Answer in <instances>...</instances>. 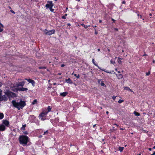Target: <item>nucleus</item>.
Instances as JSON below:
<instances>
[{"label":"nucleus","instance_id":"obj_1","mask_svg":"<svg viewBox=\"0 0 155 155\" xmlns=\"http://www.w3.org/2000/svg\"><path fill=\"white\" fill-rule=\"evenodd\" d=\"M18 140L20 144L24 146H26L30 140L28 136L24 135L20 136Z\"/></svg>","mask_w":155,"mask_h":155},{"label":"nucleus","instance_id":"obj_2","mask_svg":"<svg viewBox=\"0 0 155 155\" xmlns=\"http://www.w3.org/2000/svg\"><path fill=\"white\" fill-rule=\"evenodd\" d=\"M12 103L13 106L17 108L18 110H20V109H22L23 107L26 105L25 102L22 101L21 100H20L19 102H17L15 100L12 101Z\"/></svg>","mask_w":155,"mask_h":155},{"label":"nucleus","instance_id":"obj_3","mask_svg":"<svg viewBox=\"0 0 155 155\" xmlns=\"http://www.w3.org/2000/svg\"><path fill=\"white\" fill-rule=\"evenodd\" d=\"M48 4H47L45 5V7L46 8H49L50 11L52 12H54V9L52 8V7L54 6V5L52 3V1H48L47 2Z\"/></svg>","mask_w":155,"mask_h":155},{"label":"nucleus","instance_id":"obj_4","mask_svg":"<svg viewBox=\"0 0 155 155\" xmlns=\"http://www.w3.org/2000/svg\"><path fill=\"white\" fill-rule=\"evenodd\" d=\"M5 94L6 95L7 97L8 98L11 97H15V94L8 90L5 92Z\"/></svg>","mask_w":155,"mask_h":155},{"label":"nucleus","instance_id":"obj_5","mask_svg":"<svg viewBox=\"0 0 155 155\" xmlns=\"http://www.w3.org/2000/svg\"><path fill=\"white\" fill-rule=\"evenodd\" d=\"M47 113L45 111L42 112L39 115L38 117L42 120H45L46 119V117L47 114Z\"/></svg>","mask_w":155,"mask_h":155},{"label":"nucleus","instance_id":"obj_6","mask_svg":"<svg viewBox=\"0 0 155 155\" xmlns=\"http://www.w3.org/2000/svg\"><path fill=\"white\" fill-rule=\"evenodd\" d=\"M92 62L96 66H97L98 68L100 69V70L104 71L105 72H106V73H111L112 72H114V71H108V70H106L105 69H102L99 66H98V65L97 64H96L94 62V59H93L92 60Z\"/></svg>","mask_w":155,"mask_h":155},{"label":"nucleus","instance_id":"obj_7","mask_svg":"<svg viewBox=\"0 0 155 155\" xmlns=\"http://www.w3.org/2000/svg\"><path fill=\"white\" fill-rule=\"evenodd\" d=\"M45 31H46L45 32V34L46 35H51L53 34H54L55 32V30L54 29L48 31L46 29H45Z\"/></svg>","mask_w":155,"mask_h":155},{"label":"nucleus","instance_id":"obj_8","mask_svg":"<svg viewBox=\"0 0 155 155\" xmlns=\"http://www.w3.org/2000/svg\"><path fill=\"white\" fill-rule=\"evenodd\" d=\"M8 97L6 95H2V94L0 96V101H6L8 100Z\"/></svg>","mask_w":155,"mask_h":155},{"label":"nucleus","instance_id":"obj_9","mask_svg":"<svg viewBox=\"0 0 155 155\" xmlns=\"http://www.w3.org/2000/svg\"><path fill=\"white\" fill-rule=\"evenodd\" d=\"M2 124L5 125L6 127H8L9 126V122L6 120H3Z\"/></svg>","mask_w":155,"mask_h":155},{"label":"nucleus","instance_id":"obj_10","mask_svg":"<svg viewBox=\"0 0 155 155\" xmlns=\"http://www.w3.org/2000/svg\"><path fill=\"white\" fill-rule=\"evenodd\" d=\"M25 80L27 81L29 83H31L33 86H34L35 85V82L34 80L30 79H28L26 78H25Z\"/></svg>","mask_w":155,"mask_h":155},{"label":"nucleus","instance_id":"obj_11","mask_svg":"<svg viewBox=\"0 0 155 155\" xmlns=\"http://www.w3.org/2000/svg\"><path fill=\"white\" fill-rule=\"evenodd\" d=\"M113 72L114 73V74H116V75L117 76V78L118 79H122L123 78V75L122 74H116V73L114 72H114ZM112 73H113V72H112ZM112 73H111V74H112Z\"/></svg>","mask_w":155,"mask_h":155},{"label":"nucleus","instance_id":"obj_12","mask_svg":"<svg viewBox=\"0 0 155 155\" xmlns=\"http://www.w3.org/2000/svg\"><path fill=\"white\" fill-rule=\"evenodd\" d=\"M52 109V107L51 106H48L45 111L48 114V112L51 111Z\"/></svg>","mask_w":155,"mask_h":155},{"label":"nucleus","instance_id":"obj_13","mask_svg":"<svg viewBox=\"0 0 155 155\" xmlns=\"http://www.w3.org/2000/svg\"><path fill=\"white\" fill-rule=\"evenodd\" d=\"M6 129V127L5 126L3 125H0V131H4Z\"/></svg>","mask_w":155,"mask_h":155},{"label":"nucleus","instance_id":"obj_14","mask_svg":"<svg viewBox=\"0 0 155 155\" xmlns=\"http://www.w3.org/2000/svg\"><path fill=\"white\" fill-rule=\"evenodd\" d=\"M25 83V82L24 81H23L21 82H19L18 83V86H21L23 87L24 85V84Z\"/></svg>","mask_w":155,"mask_h":155},{"label":"nucleus","instance_id":"obj_15","mask_svg":"<svg viewBox=\"0 0 155 155\" xmlns=\"http://www.w3.org/2000/svg\"><path fill=\"white\" fill-rule=\"evenodd\" d=\"M18 90L20 91H27L28 90V89L27 88H24V87H22L18 88Z\"/></svg>","mask_w":155,"mask_h":155},{"label":"nucleus","instance_id":"obj_16","mask_svg":"<svg viewBox=\"0 0 155 155\" xmlns=\"http://www.w3.org/2000/svg\"><path fill=\"white\" fill-rule=\"evenodd\" d=\"M68 94V93L66 92L61 93L60 94V95L63 97H65Z\"/></svg>","mask_w":155,"mask_h":155},{"label":"nucleus","instance_id":"obj_17","mask_svg":"<svg viewBox=\"0 0 155 155\" xmlns=\"http://www.w3.org/2000/svg\"><path fill=\"white\" fill-rule=\"evenodd\" d=\"M66 82L68 83L69 84L72 83V80L70 79V78H69L68 79H67L65 80Z\"/></svg>","mask_w":155,"mask_h":155},{"label":"nucleus","instance_id":"obj_18","mask_svg":"<svg viewBox=\"0 0 155 155\" xmlns=\"http://www.w3.org/2000/svg\"><path fill=\"white\" fill-rule=\"evenodd\" d=\"M26 127L25 124L22 125V127L21 128V130H25V127Z\"/></svg>","mask_w":155,"mask_h":155},{"label":"nucleus","instance_id":"obj_19","mask_svg":"<svg viewBox=\"0 0 155 155\" xmlns=\"http://www.w3.org/2000/svg\"><path fill=\"white\" fill-rule=\"evenodd\" d=\"M134 114L136 116H138L140 115V114L139 113L134 111Z\"/></svg>","mask_w":155,"mask_h":155},{"label":"nucleus","instance_id":"obj_20","mask_svg":"<svg viewBox=\"0 0 155 155\" xmlns=\"http://www.w3.org/2000/svg\"><path fill=\"white\" fill-rule=\"evenodd\" d=\"M4 117V114L3 113H0V120L2 119Z\"/></svg>","mask_w":155,"mask_h":155},{"label":"nucleus","instance_id":"obj_21","mask_svg":"<svg viewBox=\"0 0 155 155\" xmlns=\"http://www.w3.org/2000/svg\"><path fill=\"white\" fill-rule=\"evenodd\" d=\"M124 148V147H119L118 149H119V150L120 151V152H121L123 150Z\"/></svg>","mask_w":155,"mask_h":155},{"label":"nucleus","instance_id":"obj_22","mask_svg":"<svg viewBox=\"0 0 155 155\" xmlns=\"http://www.w3.org/2000/svg\"><path fill=\"white\" fill-rule=\"evenodd\" d=\"M3 28H4V26L3 25H2V26L0 25V32H2L3 31Z\"/></svg>","mask_w":155,"mask_h":155},{"label":"nucleus","instance_id":"obj_23","mask_svg":"<svg viewBox=\"0 0 155 155\" xmlns=\"http://www.w3.org/2000/svg\"><path fill=\"white\" fill-rule=\"evenodd\" d=\"M124 89L127 90L128 91H132L131 89H130L129 87H124Z\"/></svg>","mask_w":155,"mask_h":155},{"label":"nucleus","instance_id":"obj_24","mask_svg":"<svg viewBox=\"0 0 155 155\" xmlns=\"http://www.w3.org/2000/svg\"><path fill=\"white\" fill-rule=\"evenodd\" d=\"M37 103V100L36 99H35L33 100L32 102V104L33 105L36 104Z\"/></svg>","mask_w":155,"mask_h":155},{"label":"nucleus","instance_id":"obj_25","mask_svg":"<svg viewBox=\"0 0 155 155\" xmlns=\"http://www.w3.org/2000/svg\"><path fill=\"white\" fill-rule=\"evenodd\" d=\"M118 63L120 64H121L122 63V61H121V60L122 59L119 57L118 58Z\"/></svg>","mask_w":155,"mask_h":155},{"label":"nucleus","instance_id":"obj_26","mask_svg":"<svg viewBox=\"0 0 155 155\" xmlns=\"http://www.w3.org/2000/svg\"><path fill=\"white\" fill-rule=\"evenodd\" d=\"M100 84L102 86H105V84H104L103 81H101Z\"/></svg>","mask_w":155,"mask_h":155},{"label":"nucleus","instance_id":"obj_27","mask_svg":"<svg viewBox=\"0 0 155 155\" xmlns=\"http://www.w3.org/2000/svg\"><path fill=\"white\" fill-rule=\"evenodd\" d=\"M38 68L39 69H45L46 68L45 67H38Z\"/></svg>","mask_w":155,"mask_h":155},{"label":"nucleus","instance_id":"obj_28","mask_svg":"<svg viewBox=\"0 0 155 155\" xmlns=\"http://www.w3.org/2000/svg\"><path fill=\"white\" fill-rule=\"evenodd\" d=\"M81 25L83 27H84L85 29H87V26L86 25H84L83 23L81 24Z\"/></svg>","mask_w":155,"mask_h":155},{"label":"nucleus","instance_id":"obj_29","mask_svg":"<svg viewBox=\"0 0 155 155\" xmlns=\"http://www.w3.org/2000/svg\"><path fill=\"white\" fill-rule=\"evenodd\" d=\"M74 76L76 77L77 78H80V75L79 74L78 75L76 74H74Z\"/></svg>","mask_w":155,"mask_h":155},{"label":"nucleus","instance_id":"obj_30","mask_svg":"<svg viewBox=\"0 0 155 155\" xmlns=\"http://www.w3.org/2000/svg\"><path fill=\"white\" fill-rule=\"evenodd\" d=\"M124 101L123 100L120 99L118 101V103L119 104H120L124 102Z\"/></svg>","mask_w":155,"mask_h":155},{"label":"nucleus","instance_id":"obj_31","mask_svg":"<svg viewBox=\"0 0 155 155\" xmlns=\"http://www.w3.org/2000/svg\"><path fill=\"white\" fill-rule=\"evenodd\" d=\"M48 133V131L47 130L46 131H45L44 132V133L43 135H45L46 134H47Z\"/></svg>","mask_w":155,"mask_h":155},{"label":"nucleus","instance_id":"obj_32","mask_svg":"<svg viewBox=\"0 0 155 155\" xmlns=\"http://www.w3.org/2000/svg\"><path fill=\"white\" fill-rule=\"evenodd\" d=\"M150 74V71H149L148 72L146 73V75L147 76L149 75Z\"/></svg>","mask_w":155,"mask_h":155},{"label":"nucleus","instance_id":"obj_33","mask_svg":"<svg viewBox=\"0 0 155 155\" xmlns=\"http://www.w3.org/2000/svg\"><path fill=\"white\" fill-rule=\"evenodd\" d=\"M102 81L101 79H99L97 80V82L98 84H100Z\"/></svg>","mask_w":155,"mask_h":155},{"label":"nucleus","instance_id":"obj_34","mask_svg":"<svg viewBox=\"0 0 155 155\" xmlns=\"http://www.w3.org/2000/svg\"><path fill=\"white\" fill-rule=\"evenodd\" d=\"M94 30H95V34L96 35H97V34H98V32H97V30L96 29H95V28H94Z\"/></svg>","mask_w":155,"mask_h":155},{"label":"nucleus","instance_id":"obj_35","mask_svg":"<svg viewBox=\"0 0 155 155\" xmlns=\"http://www.w3.org/2000/svg\"><path fill=\"white\" fill-rule=\"evenodd\" d=\"M61 18L63 19H65L66 18V17H65V16H64V15H63V16H62V17H61Z\"/></svg>","mask_w":155,"mask_h":155},{"label":"nucleus","instance_id":"obj_36","mask_svg":"<svg viewBox=\"0 0 155 155\" xmlns=\"http://www.w3.org/2000/svg\"><path fill=\"white\" fill-rule=\"evenodd\" d=\"M23 133L25 134H28V133L26 131L24 132Z\"/></svg>","mask_w":155,"mask_h":155},{"label":"nucleus","instance_id":"obj_37","mask_svg":"<svg viewBox=\"0 0 155 155\" xmlns=\"http://www.w3.org/2000/svg\"><path fill=\"white\" fill-rule=\"evenodd\" d=\"M122 4H126V2L125 1H123L122 2Z\"/></svg>","mask_w":155,"mask_h":155},{"label":"nucleus","instance_id":"obj_38","mask_svg":"<svg viewBox=\"0 0 155 155\" xmlns=\"http://www.w3.org/2000/svg\"><path fill=\"white\" fill-rule=\"evenodd\" d=\"M10 12L12 13H13V14H15V12L13 10H10Z\"/></svg>","mask_w":155,"mask_h":155},{"label":"nucleus","instance_id":"obj_39","mask_svg":"<svg viewBox=\"0 0 155 155\" xmlns=\"http://www.w3.org/2000/svg\"><path fill=\"white\" fill-rule=\"evenodd\" d=\"M111 20L113 21V22L114 23H115V20L114 19H113V18H111Z\"/></svg>","mask_w":155,"mask_h":155},{"label":"nucleus","instance_id":"obj_40","mask_svg":"<svg viewBox=\"0 0 155 155\" xmlns=\"http://www.w3.org/2000/svg\"><path fill=\"white\" fill-rule=\"evenodd\" d=\"M137 16H138V17H140V18H142V16L141 15H140L139 14H137Z\"/></svg>","mask_w":155,"mask_h":155},{"label":"nucleus","instance_id":"obj_41","mask_svg":"<svg viewBox=\"0 0 155 155\" xmlns=\"http://www.w3.org/2000/svg\"><path fill=\"white\" fill-rule=\"evenodd\" d=\"M68 9V7H66V10L64 11V12H66Z\"/></svg>","mask_w":155,"mask_h":155},{"label":"nucleus","instance_id":"obj_42","mask_svg":"<svg viewBox=\"0 0 155 155\" xmlns=\"http://www.w3.org/2000/svg\"><path fill=\"white\" fill-rule=\"evenodd\" d=\"M65 66V65L64 64H62L61 65V67H64Z\"/></svg>","mask_w":155,"mask_h":155},{"label":"nucleus","instance_id":"obj_43","mask_svg":"<svg viewBox=\"0 0 155 155\" xmlns=\"http://www.w3.org/2000/svg\"><path fill=\"white\" fill-rule=\"evenodd\" d=\"M116 98V97L115 96H113L112 97V99L113 100H114Z\"/></svg>","mask_w":155,"mask_h":155},{"label":"nucleus","instance_id":"obj_44","mask_svg":"<svg viewBox=\"0 0 155 155\" xmlns=\"http://www.w3.org/2000/svg\"><path fill=\"white\" fill-rule=\"evenodd\" d=\"M114 30L116 31H118V28H114Z\"/></svg>","mask_w":155,"mask_h":155},{"label":"nucleus","instance_id":"obj_45","mask_svg":"<svg viewBox=\"0 0 155 155\" xmlns=\"http://www.w3.org/2000/svg\"><path fill=\"white\" fill-rule=\"evenodd\" d=\"M114 125H116L117 127H118L119 126V125L116 124H114Z\"/></svg>","mask_w":155,"mask_h":155},{"label":"nucleus","instance_id":"obj_46","mask_svg":"<svg viewBox=\"0 0 155 155\" xmlns=\"http://www.w3.org/2000/svg\"><path fill=\"white\" fill-rule=\"evenodd\" d=\"M148 150H150V151H151L152 150V149L151 148H148Z\"/></svg>","mask_w":155,"mask_h":155},{"label":"nucleus","instance_id":"obj_47","mask_svg":"<svg viewBox=\"0 0 155 155\" xmlns=\"http://www.w3.org/2000/svg\"><path fill=\"white\" fill-rule=\"evenodd\" d=\"M67 25L68 26H71V24H70V23H68L67 24Z\"/></svg>","mask_w":155,"mask_h":155},{"label":"nucleus","instance_id":"obj_48","mask_svg":"<svg viewBox=\"0 0 155 155\" xmlns=\"http://www.w3.org/2000/svg\"><path fill=\"white\" fill-rule=\"evenodd\" d=\"M99 22L100 23H101L102 22V20H99Z\"/></svg>","mask_w":155,"mask_h":155},{"label":"nucleus","instance_id":"obj_49","mask_svg":"<svg viewBox=\"0 0 155 155\" xmlns=\"http://www.w3.org/2000/svg\"><path fill=\"white\" fill-rule=\"evenodd\" d=\"M152 14L151 13H150V14H149V15H150V16H152Z\"/></svg>","mask_w":155,"mask_h":155},{"label":"nucleus","instance_id":"obj_50","mask_svg":"<svg viewBox=\"0 0 155 155\" xmlns=\"http://www.w3.org/2000/svg\"><path fill=\"white\" fill-rule=\"evenodd\" d=\"M152 155H155V151H154L153 153L152 154Z\"/></svg>","mask_w":155,"mask_h":155},{"label":"nucleus","instance_id":"obj_51","mask_svg":"<svg viewBox=\"0 0 155 155\" xmlns=\"http://www.w3.org/2000/svg\"><path fill=\"white\" fill-rule=\"evenodd\" d=\"M113 129L114 130H116V129H115V127H113Z\"/></svg>","mask_w":155,"mask_h":155},{"label":"nucleus","instance_id":"obj_52","mask_svg":"<svg viewBox=\"0 0 155 155\" xmlns=\"http://www.w3.org/2000/svg\"><path fill=\"white\" fill-rule=\"evenodd\" d=\"M92 27H94V28H96V27H97V26L96 25H95L94 26H92Z\"/></svg>","mask_w":155,"mask_h":155},{"label":"nucleus","instance_id":"obj_53","mask_svg":"<svg viewBox=\"0 0 155 155\" xmlns=\"http://www.w3.org/2000/svg\"><path fill=\"white\" fill-rule=\"evenodd\" d=\"M152 62H153V63H155V60H153V61Z\"/></svg>","mask_w":155,"mask_h":155},{"label":"nucleus","instance_id":"obj_54","mask_svg":"<svg viewBox=\"0 0 155 155\" xmlns=\"http://www.w3.org/2000/svg\"><path fill=\"white\" fill-rule=\"evenodd\" d=\"M120 130H124V129H123V128H120Z\"/></svg>","mask_w":155,"mask_h":155},{"label":"nucleus","instance_id":"obj_55","mask_svg":"<svg viewBox=\"0 0 155 155\" xmlns=\"http://www.w3.org/2000/svg\"><path fill=\"white\" fill-rule=\"evenodd\" d=\"M86 26H87V28H88V27H89L90 26V25H86Z\"/></svg>","mask_w":155,"mask_h":155},{"label":"nucleus","instance_id":"obj_56","mask_svg":"<svg viewBox=\"0 0 155 155\" xmlns=\"http://www.w3.org/2000/svg\"><path fill=\"white\" fill-rule=\"evenodd\" d=\"M2 86V83L0 82V87Z\"/></svg>","mask_w":155,"mask_h":155},{"label":"nucleus","instance_id":"obj_57","mask_svg":"<svg viewBox=\"0 0 155 155\" xmlns=\"http://www.w3.org/2000/svg\"><path fill=\"white\" fill-rule=\"evenodd\" d=\"M97 51H100V49H99V48L98 49H97Z\"/></svg>","mask_w":155,"mask_h":155},{"label":"nucleus","instance_id":"obj_58","mask_svg":"<svg viewBox=\"0 0 155 155\" xmlns=\"http://www.w3.org/2000/svg\"><path fill=\"white\" fill-rule=\"evenodd\" d=\"M117 72L119 74H120V72L119 71H117Z\"/></svg>","mask_w":155,"mask_h":155},{"label":"nucleus","instance_id":"obj_59","mask_svg":"<svg viewBox=\"0 0 155 155\" xmlns=\"http://www.w3.org/2000/svg\"><path fill=\"white\" fill-rule=\"evenodd\" d=\"M67 15H68L67 14H65L64 16H65V17H66V16H67Z\"/></svg>","mask_w":155,"mask_h":155},{"label":"nucleus","instance_id":"obj_60","mask_svg":"<svg viewBox=\"0 0 155 155\" xmlns=\"http://www.w3.org/2000/svg\"><path fill=\"white\" fill-rule=\"evenodd\" d=\"M153 149H155V146H154L153 147Z\"/></svg>","mask_w":155,"mask_h":155},{"label":"nucleus","instance_id":"obj_61","mask_svg":"<svg viewBox=\"0 0 155 155\" xmlns=\"http://www.w3.org/2000/svg\"><path fill=\"white\" fill-rule=\"evenodd\" d=\"M31 116V117H34V118H35V116L34 115H33Z\"/></svg>","mask_w":155,"mask_h":155},{"label":"nucleus","instance_id":"obj_62","mask_svg":"<svg viewBox=\"0 0 155 155\" xmlns=\"http://www.w3.org/2000/svg\"><path fill=\"white\" fill-rule=\"evenodd\" d=\"M107 51H108L110 52V50L109 49H108Z\"/></svg>","mask_w":155,"mask_h":155},{"label":"nucleus","instance_id":"obj_63","mask_svg":"<svg viewBox=\"0 0 155 155\" xmlns=\"http://www.w3.org/2000/svg\"><path fill=\"white\" fill-rule=\"evenodd\" d=\"M106 113L107 114H108L109 113V112L108 111H106Z\"/></svg>","mask_w":155,"mask_h":155},{"label":"nucleus","instance_id":"obj_64","mask_svg":"<svg viewBox=\"0 0 155 155\" xmlns=\"http://www.w3.org/2000/svg\"><path fill=\"white\" fill-rule=\"evenodd\" d=\"M137 155H141V154L140 153L139 154H138Z\"/></svg>","mask_w":155,"mask_h":155}]
</instances>
